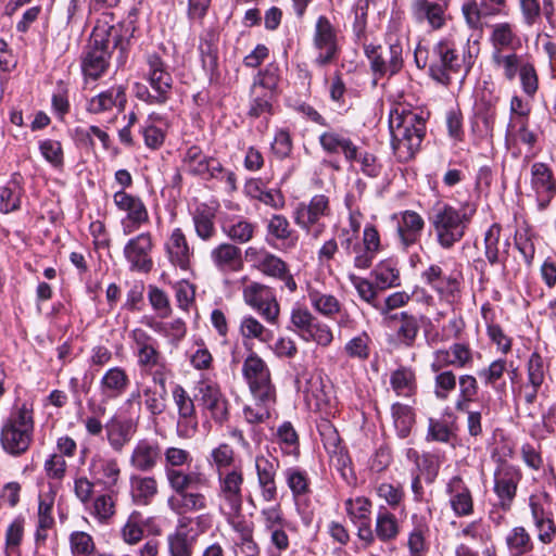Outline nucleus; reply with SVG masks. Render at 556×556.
I'll return each instance as SVG.
<instances>
[{
  "label": "nucleus",
  "instance_id": "f257e3e1",
  "mask_svg": "<svg viewBox=\"0 0 556 556\" xmlns=\"http://www.w3.org/2000/svg\"><path fill=\"white\" fill-rule=\"evenodd\" d=\"M193 458L189 451L170 446L164 452V473L173 494L167 498V507L175 515L186 518L189 514L206 510L208 500L197 489L208 488L210 479L202 471L184 470Z\"/></svg>",
  "mask_w": 556,
  "mask_h": 556
},
{
  "label": "nucleus",
  "instance_id": "f03ea898",
  "mask_svg": "<svg viewBox=\"0 0 556 556\" xmlns=\"http://www.w3.org/2000/svg\"><path fill=\"white\" fill-rule=\"evenodd\" d=\"M391 144L397 160L407 162L419 151L426 136V118L422 112L396 106L389 117Z\"/></svg>",
  "mask_w": 556,
  "mask_h": 556
},
{
  "label": "nucleus",
  "instance_id": "7ed1b4c3",
  "mask_svg": "<svg viewBox=\"0 0 556 556\" xmlns=\"http://www.w3.org/2000/svg\"><path fill=\"white\" fill-rule=\"evenodd\" d=\"M469 49V39L464 41L454 36L442 38L432 50L430 76L439 84L448 86L453 75L459 73L463 66L466 72L472 66L473 55Z\"/></svg>",
  "mask_w": 556,
  "mask_h": 556
},
{
  "label": "nucleus",
  "instance_id": "20e7f679",
  "mask_svg": "<svg viewBox=\"0 0 556 556\" xmlns=\"http://www.w3.org/2000/svg\"><path fill=\"white\" fill-rule=\"evenodd\" d=\"M475 214L476 206L470 203H465L458 208L447 203L437 204L429 222L439 245L448 250L459 242L464 238Z\"/></svg>",
  "mask_w": 556,
  "mask_h": 556
},
{
  "label": "nucleus",
  "instance_id": "39448f33",
  "mask_svg": "<svg viewBox=\"0 0 556 556\" xmlns=\"http://www.w3.org/2000/svg\"><path fill=\"white\" fill-rule=\"evenodd\" d=\"M144 77L150 89L142 84H136V97L149 104L166 103L170 99L174 80L161 56L155 53L147 56Z\"/></svg>",
  "mask_w": 556,
  "mask_h": 556
},
{
  "label": "nucleus",
  "instance_id": "423d86ee",
  "mask_svg": "<svg viewBox=\"0 0 556 556\" xmlns=\"http://www.w3.org/2000/svg\"><path fill=\"white\" fill-rule=\"evenodd\" d=\"M33 409L26 404L14 409L1 430L0 441L5 452L12 455L25 453L33 440Z\"/></svg>",
  "mask_w": 556,
  "mask_h": 556
},
{
  "label": "nucleus",
  "instance_id": "0eeeda50",
  "mask_svg": "<svg viewBox=\"0 0 556 556\" xmlns=\"http://www.w3.org/2000/svg\"><path fill=\"white\" fill-rule=\"evenodd\" d=\"M330 216V200L326 194H315L307 203H299L293 214L294 223L314 240L324 235L327 228L325 219Z\"/></svg>",
  "mask_w": 556,
  "mask_h": 556
},
{
  "label": "nucleus",
  "instance_id": "6e6552de",
  "mask_svg": "<svg viewBox=\"0 0 556 556\" xmlns=\"http://www.w3.org/2000/svg\"><path fill=\"white\" fill-rule=\"evenodd\" d=\"M365 54L369 61L374 84L384 77L396 75L404 65L403 45L399 39L389 41L384 46L368 45Z\"/></svg>",
  "mask_w": 556,
  "mask_h": 556
},
{
  "label": "nucleus",
  "instance_id": "1a4fd4ad",
  "mask_svg": "<svg viewBox=\"0 0 556 556\" xmlns=\"http://www.w3.org/2000/svg\"><path fill=\"white\" fill-rule=\"evenodd\" d=\"M244 257L263 275L282 281L290 293L296 291L298 285L288 264L278 255L262 247H249L244 251Z\"/></svg>",
  "mask_w": 556,
  "mask_h": 556
},
{
  "label": "nucleus",
  "instance_id": "9d476101",
  "mask_svg": "<svg viewBox=\"0 0 556 556\" xmlns=\"http://www.w3.org/2000/svg\"><path fill=\"white\" fill-rule=\"evenodd\" d=\"M219 514H233L243 508L244 473L241 466L216 476Z\"/></svg>",
  "mask_w": 556,
  "mask_h": 556
},
{
  "label": "nucleus",
  "instance_id": "9b49d317",
  "mask_svg": "<svg viewBox=\"0 0 556 556\" xmlns=\"http://www.w3.org/2000/svg\"><path fill=\"white\" fill-rule=\"evenodd\" d=\"M111 48L109 29L105 26L94 27L81 65L87 77L98 79L102 76L109 66Z\"/></svg>",
  "mask_w": 556,
  "mask_h": 556
},
{
  "label": "nucleus",
  "instance_id": "f8f14e48",
  "mask_svg": "<svg viewBox=\"0 0 556 556\" xmlns=\"http://www.w3.org/2000/svg\"><path fill=\"white\" fill-rule=\"evenodd\" d=\"M313 48L316 52L314 63L317 66H326L336 62L340 54L338 31L329 18L320 15L315 24L313 35Z\"/></svg>",
  "mask_w": 556,
  "mask_h": 556
},
{
  "label": "nucleus",
  "instance_id": "ddd939ff",
  "mask_svg": "<svg viewBox=\"0 0 556 556\" xmlns=\"http://www.w3.org/2000/svg\"><path fill=\"white\" fill-rule=\"evenodd\" d=\"M494 470L493 491L498 500V506L509 511L517 495L518 485L522 479L521 469L505 459L498 458Z\"/></svg>",
  "mask_w": 556,
  "mask_h": 556
},
{
  "label": "nucleus",
  "instance_id": "4468645a",
  "mask_svg": "<svg viewBox=\"0 0 556 556\" xmlns=\"http://www.w3.org/2000/svg\"><path fill=\"white\" fill-rule=\"evenodd\" d=\"M242 296L245 304L256 311L266 323H278L280 305L269 286L253 281L243 288Z\"/></svg>",
  "mask_w": 556,
  "mask_h": 556
},
{
  "label": "nucleus",
  "instance_id": "2eb2a0df",
  "mask_svg": "<svg viewBox=\"0 0 556 556\" xmlns=\"http://www.w3.org/2000/svg\"><path fill=\"white\" fill-rule=\"evenodd\" d=\"M155 242L150 231L131 237L124 245L123 254L130 271L148 274L153 269Z\"/></svg>",
  "mask_w": 556,
  "mask_h": 556
},
{
  "label": "nucleus",
  "instance_id": "dca6fc26",
  "mask_svg": "<svg viewBox=\"0 0 556 556\" xmlns=\"http://www.w3.org/2000/svg\"><path fill=\"white\" fill-rule=\"evenodd\" d=\"M130 348L137 358L140 371H151L155 366L162 367L165 361L159 341L142 328H135L129 332Z\"/></svg>",
  "mask_w": 556,
  "mask_h": 556
},
{
  "label": "nucleus",
  "instance_id": "f3484780",
  "mask_svg": "<svg viewBox=\"0 0 556 556\" xmlns=\"http://www.w3.org/2000/svg\"><path fill=\"white\" fill-rule=\"evenodd\" d=\"M242 374L252 396L277 395L271 381V374L266 362L255 352L247 356L242 365Z\"/></svg>",
  "mask_w": 556,
  "mask_h": 556
},
{
  "label": "nucleus",
  "instance_id": "a211bd4d",
  "mask_svg": "<svg viewBox=\"0 0 556 556\" xmlns=\"http://www.w3.org/2000/svg\"><path fill=\"white\" fill-rule=\"evenodd\" d=\"M113 202L119 211L126 213V217L122 220L125 236L134 233L149 223L148 208L139 197L118 190L113 195Z\"/></svg>",
  "mask_w": 556,
  "mask_h": 556
},
{
  "label": "nucleus",
  "instance_id": "6ab92c4d",
  "mask_svg": "<svg viewBox=\"0 0 556 556\" xmlns=\"http://www.w3.org/2000/svg\"><path fill=\"white\" fill-rule=\"evenodd\" d=\"M130 384V378L123 367L114 366L109 368L99 381V396L100 403L92 412L97 415H104L106 413L105 405L121 397Z\"/></svg>",
  "mask_w": 556,
  "mask_h": 556
},
{
  "label": "nucleus",
  "instance_id": "aec40b11",
  "mask_svg": "<svg viewBox=\"0 0 556 556\" xmlns=\"http://www.w3.org/2000/svg\"><path fill=\"white\" fill-rule=\"evenodd\" d=\"M473 356L475 352L469 343L455 342L448 349L434 351L430 367L432 371H439L447 367L470 368L473 365Z\"/></svg>",
  "mask_w": 556,
  "mask_h": 556
},
{
  "label": "nucleus",
  "instance_id": "412c9836",
  "mask_svg": "<svg viewBox=\"0 0 556 556\" xmlns=\"http://www.w3.org/2000/svg\"><path fill=\"white\" fill-rule=\"evenodd\" d=\"M185 169L193 176H199L205 180L220 178L224 173L222 163L213 157L205 155L198 146H191L185 152L182 157Z\"/></svg>",
  "mask_w": 556,
  "mask_h": 556
},
{
  "label": "nucleus",
  "instance_id": "4be33fe9",
  "mask_svg": "<svg viewBox=\"0 0 556 556\" xmlns=\"http://www.w3.org/2000/svg\"><path fill=\"white\" fill-rule=\"evenodd\" d=\"M254 468L262 500L267 503L276 501V476L279 469L278 458L271 455L266 456L264 454H258L254 459Z\"/></svg>",
  "mask_w": 556,
  "mask_h": 556
},
{
  "label": "nucleus",
  "instance_id": "5701e85b",
  "mask_svg": "<svg viewBox=\"0 0 556 556\" xmlns=\"http://www.w3.org/2000/svg\"><path fill=\"white\" fill-rule=\"evenodd\" d=\"M421 279L446 301H454L459 294L460 282L457 276L444 274L442 267L437 264L424 270Z\"/></svg>",
  "mask_w": 556,
  "mask_h": 556
},
{
  "label": "nucleus",
  "instance_id": "b1692460",
  "mask_svg": "<svg viewBox=\"0 0 556 556\" xmlns=\"http://www.w3.org/2000/svg\"><path fill=\"white\" fill-rule=\"evenodd\" d=\"M381 249L380 236L372 225H367L363 231L361 243H356L351 254L353 264L357 269H368Z\"/></svg>",
  "mask_w": 556,
  "mask_h": 556
},
{
  "label": "nucleus",
  "instance_id": "393cba45",
  "mask_svg": "<svg viewBox=\"0 0 556 556\" xmlns=\"http://www.w3.org/2000/svg\"><path fill=\"white\" fill-rule=\"evenodd\" d=\"M166 256L169 263L187 270L190 267L193 249L180 228H174L164 244Z\"/></svg>",
  "mask_w": 556,
  "mask_h": 556
},
{
  "label": "nucleus",
  "instance_id": "a878e982",
  "mask_svg": "<svg viewBox=\"0 0 556 556\" xmlns=\"http://www.w3.org/2000/svg\"><path fill=\"white\" fill-rule=\"evenodd\" d=\"M126 102V88L115 85L91 97L87 102L86 110L91 114H102L114 109L122 112L125 110Z\"/></svg>",
  "mask_w": 556,
  "mask_h": 556
},
{
  "label": "nucleus",
  "instance_id": "bb28decb",
  "mask_svg": "<svg viewBox=\"0 0 556 556\" xmlns=\"http://www.w3.org/2000/svg\"><path fill=\"white\" fill-rule=\"evenodd\" d=\"M267 241L282 251H289L295 248L299 236L291 228L288 218L280 214L270 217L267 224Z\"/></svg>",
  "mask_w": 556,
  "mask_h": 556
},
{
  "label": "nucleus",
  "instance_id": "cd10ccee",
  "mask_svg": "<svg viewBox=\"0 0 556 556\" xmlns=\"http://www.w3.org/2000/svg\"><path fill=\"white\" fill-rule=\"evenodd\" d=\"M161 455V446L156 441L142 439L135 444L129 465L138 471L149 472L157 466Z\"/></svg>",
  "mask_w": 556,
  "mask_h": 556
},
{
  "label": "nucleus",
  "instance_id": "c85d7f7f",
  "mask_svg": "<svg viewBox=\"0 0 556 556\" xmlns=\"http://www.w3.org/2000/svg\"><path fill=\"white\" fill-rule=\"evenodd\" d=\"M200 401L215 422L223 424L228 419V402L214 383L202 382L199 386Z\"/></svg>",
  "mask_w": 556,
  "mask_h": 556
},
{
  "label": "nucleus",
  "instance_id": "c756f323",
  "mask_svg": "<svg viewBox=\"0 0 556 556\" xmlns=\"http://www.w3.org/2000/svg\"><path fill=\"white\" fill-rule=\"evenodd\" d=\"M446 3L432 0H414L412 14L416 22L427 23L432 29H440L446 21Z\"/></svg>",
  "mask_w": 556,
  "mask_h": 556
},
{
  "label": "nucleus",
  "instance_id": "7c9ffc66",
  "mask_svg": "<svg viewBox=\"0 0 556 556\" xmlns=\"http://www.w3.org/2000/svg\"><path fill=\"white\" fill-rule=\"evenodd\" d=\"M318 141L327 153H342L348 162H353L357 159V147L342 131L329 128L319 135Z\"/></svg>",
  "mask_w": 556,
  "mask_h": 556
},
{
  "label": "nucleus",
  "instance_id": "2f4dec72",
  "mask_svg": "<svg viewBox=\"0 0 556 556\" xmlns=\"http://www.w3.org/2000/svg\"><path fill=\"white\" fill-rule=\"evenodd\" d=\"M89 472L100 484L106 488L117 485L121 478V467L117 459L101 454L92 456Z\"/></svg>",
  "mask_w": 556,
  "mask_h": 556
},
{
  "label": "nucleus",
  "instance_id": "473e14b6",
  "mask_svg": "<svg viewBox=\"0 0 556 556\" xmlns=\"http://www.w3.org/2000/svg\"><path fill=\"white\" fill-rule=\"evenodd\" d=\"M446 492L452 510L456 516L465 517L473 513L471 492L460 477L455 476L448 481Z\"/></svg>",
  "mask_w": 556,
  "mask_h": 556
},
{
  "label": "nucleus",
  "instance_id": "72a5a7b5",
  "mask_svg": "<svg viewBox=\"0 0 556 556\" xmlns=\"http://www.w3.org/2000/svg\"><path fill=\"white\" fill-rule=\"evenodd\" d=\"M211 261L220 271H238L242 268L241 249L232 243L223 242L210 253Z\"/></svg>",
  "mask_w": 556,
  "mask_h": 556
},
{
  "label": "nucleus",
  "instance_id": "f704fd0d",
  "mask_svg": "<svg viewBox=\"0 0 556 556\" xmlns=\"http://www.w3.org/2000/svg\"><path fill=\"white\" fill-rule=\"evenodd\" d=\"M425 220L420 214L415 211H404L397 222V236L404 248L415 244L422 232Z\"/></svg>",
  "mask_w": 556,
  "mask_h": 556
},
{
  "label": "nucleus",
  "instance_id": "c9c22d12",
  "mask_svg": "<svg viewBox=\"0 0 556 556\" xmlns=\"http://www.w3.org/2000/svg\"><path fill=\"white\" fill-rule=\"evenodd\" d=\"M130 496L137 505H149L159 492L157 480L152 476L131 475Z\"/></svg>",
  "mask_w": 556,
  "mask_h": 556
},
{
  "label": "nucleus",
  "instance_id": "e433bc0d",
  "mask_svg": "<svg viewBox=\"0 0 556 556\" xmlns=\"http://www.w3.org/2000/svg\"><path fill=\"white\" fill-rule=\"evenodd\" d=\"M490 42L492 52L514 51L520 47V39L515 33L514 26L508 22H501L491 26Z\"/></svg>",
  "mask_w": 556,
  "mask_h": 556
},
{
  "label": "nucleus",
  "instance_id": "4c0bfd02",
  "mask_svg": "<svg viewBox=\"0 0 556 556\" xmlns=\"http://www.w3.org/2000/svg\"><path fill=\"white\" fill-rule=\"evenodd\" d=\"M218 33L210 28L204 31L199 45L202 66L212 76L218 70Z\"/></svg>",
  "mask_w": 556,
  "mask_h": 556
},
{
  "label": "nucleus",
  "instance_id": "58836bf2",
  "mask_svg": "<svg viewBox=\"0 0 556 556\" xmlns=\"http://www.w3.org/2000/svg\"><path fill=\"white\" fill-rule=\"evenodd\" d=\"M106 439L113 451L119 453L130 442L136 426L130 420L112 419L105 427Z\"/></svg>",
  "mask_w": 556,
  "mask_h": 556
},
{
  "label": "nucleus",
  "instance_id": "ea45409f",
  "mask_svg": "<svg viewBox=\"0 0 556 556\" xmlns=\"http://www.w3.org/2000/svg\"><path fill=\"white\" fill-rule=\"evenodd\" d=\"M254 404L243 407V416L247 422L258 425L267 421L275 410L277 395L253 396Z\"/></svg>",
  "mask_w": 556,
  "mask_h": 556
},
{
  "label": "nucleus",
  "instance_id": "a19ab883",
  "mask_svg": "<svg viewBox=\"0 0 556 556\" xmlns=\"http://www.w3.org/2000/svg\"><path fill=\"white\" fill-rule=\"evenodd\" d=\"M222 229L232 242L244 244L254 238L257 225L244 217H233L225 220Z\"/></svg>",
  "mask_w": 556,
  "mask_h": 556
},
{
  "label": "nucleus",
  "instance_id": "79ce46f5",
  "mask_svg": "<svg viewBox=\"0 0 556 556\" xmlns=\"http://www.w3.org/2000/svg\"><path fill=\"white\" fill-rule=\"evenodd\" d=\"M400 522L394 514L380 507L375 522V534L383 543L393 542L400 534Z\"/></svg>",
  "mask_w": 556,
  "mask_h": 556
},
{
  "label": "nucleus",
  "instance_id": "37998d69",
  "mask_svg": "<svg viewBox=\"0 0 556 556\" xmlns=\"http://www.w3.org/2000/svg\"><path fill=\"white\" fill-rule=\"evenodd\" d=\"M491 62L494 68L500 71L507 81H513L526 61L515 52L496 51L492 52Z\"/></svg>",
  "mask_w": 556,
  "mask_h": 556
},
{
  "label": "nucleus",
  "instance_id": "c03bdc74",
  "mask_svg": "<svg viewBox=\"0 0 556 556\" xmlns=\"http://www.w3.org/2000/svg\"><path fill=\"white\" fill-rule=\"evenodd\" d=\"M307 298L312 307L320 315L332 318L341 311L340 301L332 294L308 288Z\"/></svg>",
  "mask_w": 556,
  "mask_h": 556
},
{
  "label": "nucleus",
  "instance_id": "a18cd8bd",
  "mask_svg": "<svg viewBox=\"0 0 556 556\" xmlns=\"http://www.w3.org/2000/svg\"><path fill=\"white\" fill-rule=\"evenodd\" d=\"M531 186L538 197L543 193H556V181L552 169L544 163H534L531 166Z\"/></svg>",
  "mask_w": 556,
  "mask_h": 556
},
{
  "label": "nucleus",
  "instance_id": "49530a36",
  "mask_svg": "<svg viewBox=\"0 0 556 556\" xmlns=\"http://www.w3.org/2000/svg\"><path fill=\"white\" fill-rule=\"evenodd\" d=\"M506 546L511 556H522L533 549L534 543L528 532L522 526L514 527L505 538Z\"/></svg>",
  "mask_w": 556,
  "mask_h": 556
},
{
  "label": "nucleus",
  "instance_id": "de8ad7c7",
  "mask_svg": "<svg viewBox=\"0 0 556 556\" xmlns=\"http://www.w3.org/2000/svg\"><path fill=\"white\" fill-rule=\"evenodd\" d=\"M239 332L243 339L257 340L262 343H267L274 338L273 331L267 329L252 315H245L242 317L239 326Z\"/></svg>",
  "mask_w": 556,
  "mask_h": 556
},
{
  "label": "nucleus",
  "instance_id": "09e8293b",
  "mask_svg": "<svg viewBox=\"0 0 556 556\" xmlns=\"http://www.w3.org/2000/svg\"><path fill=\"white\" fill-rule=\"evenodd\" d=\"M236 453L231 445L228 443H220L214 447L208 457V462L215 471V475L227 472L235 466Z\"/></svg>",
  "mask_w": 556,
  "mask_h": 556
},
{
  "label": "nucleus",
  "instance_id": "8fccbe9b",
  "mask_svg": "<svg viewBox=\"0 0 556 556\" xmlns=\"http://www.w3.org/2000/svg\"><path fill=\"white\" fill-rule=\"evenodd\" d=\"M390 383L399 396H412L416 391L415 371L408 367H400L391 374Z\"/></svg>",
  "mask_w": 556,
  "mask_h": 556
},
{
  "label": "nucleus",
  "instance_id": "3c124183",
  "mask_svg": "<svg viewBox=\"0 0 556 556\" xmlns=\"http://www.w3.org/2000/svg\"><path fill=\"white\" fill-rule=\"evenodd\" d=\"M280 81L279 67L275 63H269L264 70L260 71L255 76L251 93H256L257 90H264L274 96Z\"/></svg>",
  "mask_w": 556,
  "mask_h": 556
},
{
  "label": "nucleus",
  "instance_id": "603ef678",
  "mask_svg": "<svg viewBox=\"0 0 556 556\" xmlns=\"http://www.w3.org/2000/svg\"><path fill=\"white\" fill-rule=\"evenodd\" d=\"M393 425L400 438H407L415 424V415L408 405L395 403L391 408Z\"/></svg>",
  "mask_w": 556,
  "mask_h": 556
},
{
  "label": "nucleus",
  "instance_id": "864d4df0",
  "mask_svg": "<svg viewBox=\"0 0 556 556\" xmlns=\"http://www.w3.org/2000/svg\"><path fill=\"white\" fill-rule=\"evenodd\" d=\"M283 476L293 497L298 498L311 492V480L305 470L290 467L283 471Z\"/></svg>",
  "mask_w": 556,
  "mask_h": 556
},
{
  "label": "nucleus",
  "instance_id": "5fc2aeb1",
  "mask_svg": "<svg viewBox=\"0 0 556 556\" xmlns=\"http://www.w3.org/2000/svg\"><path fill=\"white\" fill-rule=\"evenodd\" d=\"M90 515L101 525H108L115 515V500L112 494L96 496L89 508Z\"/></svg>",
  "mask_w": 556,
  "mask_h": 556
},
{
  "label": "nucleus",
  "instance_id": "6e6d98bb",
  "mask_svg": "<svg viewBox=\"0 0 556 556\" xmlns=\"http://www.w3.org/2000/svg\"><path fill=\"white\" fill-rule=\"evenodd\" d=\"M277 441L282 452L288 455L299 456V435L290 421H283L277 429Z\"/></svg>",
  "mask_w": 556,
  "mask_h": 556
},
{
  "label": "nucleus",
  "instance_id": "4d7b16f0",
  "mask_svg": "<svg viewBox=\"0 0 556 556\" xmlns=\"http://www.w3.org/2000/svg\"><path fill=\"white\" fill-rule=\"evenodd\" d=\"M142 394L146 409L152 416H160L166 409L167 390H157L156 388L146 386L142 392H138V396Z\"/></svg>",
  "mask_w": 556,
  "mask_h": 556
},
{
  "label": "nucleus",
  "instance_id": "13d9d810",
  "mask_svg": "<svg viewBox=\"0 0 556 556\" xmlns=\"http://www.w3.org/2000/svg\"><path fill=\"white\" fill-rule=\"evenodd\" d=\"M429 529L425 525L416 526L407 538L406 546L408 548V556H427L429 553L428 541Z\"/></svg>",
  "mask_w": 556,
  "mask_h": 556
},
{
  "label": "nucleus",
  "instance_id": "bf43d9fd",
  "mask_svg": "<svg viewBox=\"0 0 556 556\" xmlns=\"http://www.w3.org/2000/svg\"><path fill=\"white\" fill-rule=\"evenodd\" d=\"M377 285L381 289L400 286V271L392 261H382L374 269Z\"/></svg>",
  "mask_w": 556,
  "mask_h": 556
},
{
  "label": "nucleus",
  "instance_id": "052dcab7",
  "mask_svg": "<svg viewBox=\"0 0 556 556\" xmlns=\"http://www.w3.org/2000/svg\"><path fill=\"white\" fill-rule=\"evenodd\" d=\"M396 320L400 321V326L397 328L399 339L405 345L412 346L420 328L418 318L407 312H401Z\"/></svg>",
  "mask_w": 556,
  "mask_h": 556
},
{
  "label": "nucleus",
  "instance_id": "680f3d73",
  "mask_svg": "<svg viewBox=\"0 0 556 556\" xmlns=\"http://www.w3.org/2000/svg\"><path fill=\"white\" fill-rule=\"evenodd\" d=\"M553 498L546 491L531 494L529 497V507L533 522L553 517Z\"/></svg>",
  "mask_w": 556,
  "mask_h": 556
},
{
  "label": "nucleus",
  "instance_id": "e2e57ef3",
  "mask_svg": "<svg viewBox=\"0 0 556 556\" xmlns=\"http://www.w3.org/2000/svg\"><path fill=\"white\" fill-rule=\"evenodd\" d=\"M506 140L510 143L521 142L532 147L536 141V136L529 130V119L514 121L508 124Z\"/></svg>",
  "mask_w": 556,
  "mask_h": 556
},
{
  "label": "nucleus",
  "instance_id": "0e129e2a",
  "mask_svg": "<svg viewBox=\"0 0 556 556\" xmlns=\"http://www.w3.org/2000/svg\"><path fill=\"white\" fill-rule=\"evenodd\" d=\"M39 151L42 157L54 168L61 169L64 166V152L62 143L54 139L39 141Z\"/></svg>",
  "mask_w": 556,
  "mask_h": 556
},
{
  "label": "nucleus",
  "instance_id": "69168bd1",
  "mask_svg": "<svg viewBox=\"0 0 556 556\" xmlns=\"http://www.w3.org/2000/svg\"><path fill=\"white\" fill-rule=\"evenodd\" d=\"M410 300L407 292L399 291L390 294L383 302L376 305V309L384 316L386 319L395 321L400 314H391L392 311L406 305Z\"/></svg>",
  "mask_w": 556,
  "mask_h": 556
},
{
  "label": "nucleus",
  "instance_id": "338daca9",
  "mask_svg": "<svg viewBox=\"0 0 556 556\" xmlns=\"http://www.w3.org/2000/svg\"><path fill=\"white\" fill-rule=\"evenodd\" d=\"M345 510L353 523L369 520L371 502L364 496L348 498L344 502Z\"/></svg>",
  "mask_w": 556,
  "mask_h": 556
},
{
  "label": "nucleus",
  "instance_id": "774afa93",
  "mask_svg": "<svg viewBox=\"0 0 556 556\" xmlns=\"http://www.w3.org/2000/svg\"><path fill=\"white\" fill-rule=\"evenodd\" d=\"M169 556H192L193 544L184 532H175L167 536Z\"/></svg>",
  "mask_w": 556,
  "mask_h": 556
}]
</instances>
